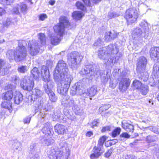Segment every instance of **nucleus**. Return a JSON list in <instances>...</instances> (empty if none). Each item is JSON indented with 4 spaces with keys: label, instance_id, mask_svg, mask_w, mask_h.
<instances>
[{
    "label": "nucleus",
    "instance_id": "obj_34",
    "mask_svg": "<svg viewBox=\"0 0 159 159\" xmlns=\"http://www.w3.org/2000/svg\"><path fill=\"white\" fill-rule=\"evenodd\" d=\"M42 131L43 134L50 135L51 133V129L48 126L47 124H45V126L42 129Z\"/></svg>",
    "mask_w": 159,
    "mask_h": 159
},
{
    "label": "nucleus",
    "instance_id": "obj_10",
    "mask_svg": "<svg viewBox=\"0 0 159 159\" xmlns=\"http://www.w3.org/2000/svg\"><path fill=\"white\" fill-rule=\"evenodd\" d=\"M53 83H52L48 82L46 83L44 85V88L46 93L48 95L50 101L52 102H55L57 98L55 96V94L52 90V88L53 87Z\"/></svg>",
    "mask_w": 159,
    "mask_h": 159
},
{
    "label": "nucleus",
    "instance_id": "obj_25",
    "mask_svg": "<svg viewBox=\"0 0 159 159\" xmlns=\"http://www.w3.org/2000/svg\"><path fill=\"white\" fill-rule=\"evenodd\" d=\"M97 92V88L95 86H93L88 89L87 94L90 97L94 96Z\"/></svg>",
    "mask_w": 159,
    "mask_h": 159
},
{
    "label": "nucleus",
    "instance_id": "obj_54",
    "mask_svg": "<svg viewBox=\"0 0 159 159\" xmlns=\"http://www.w3.org/2000/svg\"><path fill=\"white\" fill-rule=\"evenodd\" d=\"M85 4L87 6H90L91 3L89 0H82Z\"/></svg>",
    "mask_w": 159,
    "mask_h": 159
},
{
    "label": "nucleus",
    "instance_id": "obj_62",
    "mask_svg": "<svg viewBox=\"0 0 159 159\" xmlns=\"http://www.w3.org/2000/svg\"><path fill=\"white\" fill-rule=\"evenodd\" d=\"M55 3V1L54 0H50L49 2V3L51 5H53Z\"/></svg>",
    "mask_w": 159,
    "mask_h": 159
},
{
    "label": "nucleus",
    "instance_id": "obj_6",
    "mask_svg": "<svg viewBox=\"0 0 159 159\" xmlns=\"http://www.w3.org/2000/svg\"><path fill=\"white\" fill-rule=\"evenodd\" d=\"M147 63V59L144 57H141L138 59L136 70L139 78L142 79L144 75Z\"/></svg>",
    "mask_w": 159,
    "mask_h": 159
},
{
    "label": "nucleus",
    "instance_id": "obj_42",
    "mask_svg": "<svg viewBox=\"0 0 159 159\" xmlns=\"http://www.w3.org/2000/svg\"><path fill=\"white\" fill-rule=\"evenodd\" d=\"M67 106L69 107H75L76 106L75 103V101L72 99H70L67 101Z\"/></svg>",
    "mask_w": 159,
    "mask_h": 159
},
{
    "label": "nucleus",
    "instance_id": "obj_51",
    "mask_svg": "<svg viewBox=\"0 0 159 159\" xmlns=\"http://www.w3.org/2000/svg\"><path fill=\"white\" fill-rule=\"evenodd\" d=\"M110 127L109 126H105L102 128V129L101 131L102 132H105L106 131H110Z\"/></svg>",
    "mask_w": 159,
    "mask_h": 159
},
{
    "label": "nucleus",
    "instance_id": "obj_8",
    "mask_svg": "<svg viewBox=\"0 0 159 159\" xmlns=\"http://www.w3.org/2000/svg\"><path fill=\"white\" fill-rule=\"evenodd\" d=\"M21 87L24 90L31 91L34 86V81L28 76H25L20 83Z\"/></svg>",
    "mask_w": 159,
    "mask_h": 159
},
{
    "label": "nucleus",
    "instance_id": "obj_26",
    "mask_svg": "<svg viewBox=\"0 0 159 159\" xmlns=\"http://www.w3.org/2000/svg\"><path fill=\"white\" fill-rule=\"evenodd\" d=\"M1 106L2 107L8 109L10 112L11 111L12 106L11 101H4L2 103Z\"/></svg>",
    "mask_w": 159,
    "mask_h": 159
},
{
    "label": "nucleus",
    "instance_id": "obj_50",
    "mask_svg": "<svg viewBox=\"0 0 159 159\" xmlns=\"http://www.w3.org/2000/svg\"><path fill=\"white\" fill-rule=\"evenodd\" d=\"M19 8L18 7V5L16 7H15L13 9V12L16 14H18L19 13Z\"/></svg>",
    "mask_w": 159,
    "mask_h": 159
},
{
    "label": "nucleus",
    "instance_id": "obj_1",
    "mask_svg": "<svg viewBox=\"0 0 159 159\" xmlns=\"http://www.w3.org/2000/svg\"><path fill=\"white\" fill-rule=\"evenodd\" d=\"M68 69L67 64L62 60H60L54 71L53 77L57 81H60L57 87V91L60 94H64L68 91L72 78L68 74Z\"/></svg>",
    "mask_w": 159,
    "mask_h": 159
},
{
    "label": "nucleus",
    "instance_id": "obj_22",
    "mask_svg": "<svg viewBox=\"0 0 159 159\" xmlns=\"http://www.w3.org/2000/svg\"><path fill=\"white\" fill-rule=\"evenodd\" d=\"M12 91H9L3 93L2 96V98L5 100L11 101L14 95Z\"/></svg>",
    "mask_w": 159,
    "mask_h": 159
},
{
    "label": "nucleus",
    "instance_id": "obj_28",
    "mask_svg": "<svg viewBox=\"0 0 159 159\" xmlns=\"http://www.w3.org/2000/svg\"><path fill=\"white\" fill-rule=\"evenodd\" d=\"M152 74L155 77H159V63L154 65Z\"/></svg>",
    "mask_w": 159,
    "mask_h": 159
},
{
    "label": "nucleus",
    "instance_id": "obj_16",
    "mask_svg": "<svg viewBox=\"0 0 159 159\" xmlns=\"http://www.w3.org/2000/svg\"><path fill=\"white\" fill-rule=\"evenodd\" d=\"M119 35V33L114 30L106 32L105 34V38L106 40L110 41L116 38Z\"/></svg>",
    "mask_w": 159,
    "mask_h": 159
},
{
    "label": "nucleus",
    "instance_id": "obj_11",
    "mask_svg": "<svg viewBox=\"0 0 159 159\" xmlns=\"http://www.w3.org/2000/svg\"><path fill=\"white\" fill-rule=\"evenodd\" d=\"M29 49H28L29 52L32 56L36 55L39 52L40 48L39 45L36 41L32 40L30 41L29 43Z\"/></svg>",
    "mask_w": 159,
    "mask_h": 159
},
{
    "label": "nucleus",
    "instance_id": "obj_30",
    "mask_svg": "<svg viewBox=\"0 0 159 159\" xmlns=\"http://www.w3.org/2000/svg\"><path fill=\"white\" fill-rule=\"evenodd\" d=\"M139 25L146 32L148 31L149 29L148 24V23L145 20H142L139 24Z\"/></svg>",
    "mask_w": 159,
    "mask_h": 159
},
{
    "label": "nucleus",
    "instance_id": "obj_52",
    "mask_svg": "<svg viewBox=\"0 0 159 159\" xmlns=\"http://www.w3.org/2000/svg\"><path fill=\"white\" fill-rule=\"evenodd\" d=\"M120 137H124L126 138H129L130 136L127 133H123L120 135Z\"/></svg>",
    "mask_w": 159,
    "mask_h": 159
},
{
    "label": "nucleus",
    "instance_id": "obj_7",
    "mask_svg": "<svg viewBox=\"0 0 159 159\" xmlns=\"http://www.w3.org/2000/svg\"><path fill=\"white\" fill-rule=\"evenodd\" d=\"M125 18L129 24L134 23L138 18L137 11L134 8H130L126 10Z\"/></svg>",
    "mask_w": 159,
    "mask_h": 159
},
{
    "label": "nucleus",
    "instance_id": "obj_15",
    "mask_svg": "<svg viewBox=\"0 0 159 159\" xmlns=\"http://www.w3.org/2000/svg\"><path fill=\"white\" fill-rule=\"evenodd\" d=\"M41 75L42 77L43 78L44 81L47 82H50L51 84L52 83L51 82L49 81V73L48 70V67L44 66H43L41 69Z\"/></svg>",
    "mask_w": 159,
    "mask_h": 159
},
{
    "label": "nucleus",
    "instance_id": "obj_41",
    "mask_svg": "<svg viewBox=\"0 0 159 159\" xmlns=\"http://www.w3.org/2000/svg\"><path fill=\"white\" fill-rule=\"evenodd\" d=\"M119 14L116 13L115 12H109L108 13V17L109 19H111L113 18L118 17L119 16Z\"/></svg>",
    "mask_w": 159,
    "mask_h": 159
},
{
    "label": "nucleus",
    "instance_id": "obj_55",
    "mask_svg": "<svg viewBox=\"0 0 159 159\" xmlns=\"http://www.w3.org/2000/svg\"><path fill=\"white\" fill-rule=\"evenodd\" d=\"M116 84H114L113 83L112 81H111L110 83V87L111 88L114 89L116 86Z\"/></svg>",
    "mask_w": 159,
    "mask_h": 159
},
{
    "label": "nucleus",
    "instance_id": "obj_59",
    "mask_svg": "<svg viewBox=\"0 0 159 159\" xmlns=\"http://www.w3.org/2000/svg\"><path fill=\"white\" fill-rule=\"evenodd\" d=\"M39 98L40 99V101L39 102V107L42 106L43 104H44L45 102V101L43 99H41V98Z\"/></svg>",
    "mask_w": 159,
    "mask_h": 159
},
{
    "label": "nucleus",
    "instance_id": "obj_43",
    "mask_svg": "<svg viewBox=\"0 0 159 159\" xmlns=\"http://www.w3.org/2000/svg\"><path fill=\"white\" fill-rule=\"evenodd\" d=\"M106 140V137L105 136H102V137L100 138L99 139L98 145L103 147V144Z\"/></svg>",
    "mask_w": 159,
    "mask_h": 159
},
{
    "label": "nucleus",
    "instance_id": "obj_32",
    "mask_svg": "<svg viewBox=\"0 0 159 159\" xmlns=\"http://www.w3.org/2000/svg\"><path fill=\"white\" fill-rule=\"evenodd\" d=\"M39 39L40 41L41 44L42 45H45L46 43V38L44 34L40 33L38 35Z\"/></svg>",
    "mask_w": 159,
    "mask_h": 159
},
{
    "label": "nucleus",
    "instance_id": "obj_61",
    "mask_svg": "<svg viewBox=\"0 0 159 159\" xmlns=\"http://www.w3.org/2000/svg\"><path fill=\"white\" fill-rule=\"evenodd\" d=\"M5 12V11L2 8H0V16H2Z\"/></svg>",
    "mask_w": 159,
    "mask_h": 159
},
{
    "label": "nucleus",
    "instance_id": "obj_21",
    "mask_svg": "<svg viewBox=\"0 0 159 159\" xmlns=\"http://www.w3.org/2000/svg\"><path fill=\"white\" fill-rule=\"evenodd\" d=\"M122 125L123 128L129 132L133 133L134 130V126L132 124L126 122H122Z\"/></svg>",
    "mask_w": 159,
    "mask_h": 159
},
{
    "label": "nucleus",
    "instance_id": "obj_64",
    "mask_svg": "<svg viewBox=\"0 0 159 159\" xmlns=\"http://www.w3.org/2000/svg\"><path fill=\"white\" fill-rule=\"evenodd\" d=\"M112 143H114V144L118 142V140L116 139H114L112 140Z\"/></svg>",
    "mask_w": 159,
    "mask_h": 159
},
{
    "label": "nucleus",
    "instance_id": "obj_9",
    "mask_svg": "<svg viewBox=\"0 0 159 159\" xmlns=\"http://www.w3.org/2000/svg\"><path fill=\"white\" fill-rule=\"evenodd\" d=\"M48 156L50 159H61L63 152L56 146L52 147L49 152Z\"/></svg>",
    "mask_w": 159,
    "mask_h": 159
},
{
    "label": "nucleus",
    "instance_id": "obj_13",
    "mask_svg": "<svg viewBox=\"0 0 159 159\" xmlns=\"http://www.w3.org/2000/svg\"><path fill=\"white\" fill-rule=\"evenodd\" d=\"M102 148L103 147L98 145L94 147L93 149V153L90 155V158L93 159L99 157L104 152L102 149Z\"/></svg>",
    "mask_w": 159,
    "mask_h": 159
},
{
    "label": "nucleus",
    "instance_id": "obj_45",
    "mask_svg": "<svg viewBox=\"0 0 159 159\" xmlns=\"http://www.w3.org/2000/svg\"><path fill=\"white\" fill-rule=\"evenodd\" d=\"M48 18V16L45 14H41L39 15V20L41 21H44Z\"/></svg>",
    "mask_w": 159,
    "mask_h": 159
},
{
    "label": "nucleus",
    "instance_id": "obj_19",
    "mask_svg": "<svg viewBox=\"0 0 159 159\" xmlns=\"http://www.w3.org/2000/svg\"><path fill=\"white\" fill-rule=\"evenodd\" d=\"M14 96L15 103L19 104L23 100V95L20 92L16 91Z\"/></svg>",
    "mask_w": 159,
    "mask_h": 159
},
{
    "label": "nucleus",
    "instance_id": "obj_18",
    "mask_svg": "<svg viewBox=\"0 0 159 159\" xmlns=\"http://www.w3.org/2000/svg\"><path fill=\"white\" fill-rule=\"evenodd\" d=\"M43 92L39 89L35 88L32 91L31 99L34 101L36 99L41 98L43 95Z\"/></svg>",
    "mask_w": 159,
    "mask_h": 159
},
{
    "label": "nucleus",
    "instance_id": "obj_4",
    "mask_svg": "<svg viewBox=\"0 0 159 159\" xmlns=\"http://www.w3.org/2000/svg\"><path fill=\"white\" fill-rule=\"evenodd\" d=\"M27 55L26 49L22 43L19 42L18 46L15 51L10 50L8 51L7 56L10 59H14L17 62L23 60Z\"/></svg>",
    "mask_w": 159,
    "mask_h": 159
},
{
    "label": "nucleus",
    "instance_id": "obj_12",
    "mask_svg": "<svg viewBox=\"0 0 159 159\" xmlns=\"http://www.w3.org/2000/svg\"><path fill=\"white\" fill-rule=\"evenodd\" d=\"M84 70L85 74H89L90 76H94L97 75L99 68L97 66L90 64L86 66Z\"/></svg>",
    "mask_w": 159,
    "mask_h": 159
},
{
    "label": "nucleus",
    "instance_id": "obj_37",
    "mask_svg": "<svg viewBox=\"0 0 159 159\" xmlns=\"http://www.w3.org/2000/svg\"><path fill=\"white\" fill-rule=\"evenodd\" d=\"M149 130L157 134H159V126H150L148 127Z\"/></svg>",
    "mask_w": 159,
    "mask_h": 159
},
{
    "label": "nucleus",
    "instance_id": "obj_53",
    "mask_svg": "<svg viewBox=\"0 0 159 159\" xmlns=\"http://www.w3.org/2000/svg\"><path fill=\"white\" fill-rule=\"evenodd\" d=\"M112 153V150H109L105 154V157H109L110 155Z\"/></svg>",
    "mask_w": 159,
    "mask_h": 159
},
{
    "label": "nucleus",
    "instance_id": "obj_5",
    "mask_svg": "<svg viewBox=\"0 0 159 159\" xmlns=\"http://www.w3.org/2000/svg\"><path fill=\"white\" fill-rule=\"evenodd\" d=\"M83 57L80 53L74 52L70 53L68 56V61L70 67L76 69L82 61Z\"/></svg>",
    "mask_w": 159,
    "mask_h": 159
},
{
    "label": "nucleus",
    "instance_id": "obj_57",
    "mask_svg": "<svg viewBox=\"0 0 159 159\" xmlns=\"http://www.w3.org/2000/svg\"><path fill=\"white\" fill-rule=\"evenodd\" d=\"M135 156L133 155H127L125 159H134Z\"/></svg>",
    "mask_w": 159,
    "mask_h": 159
},
{
    "label": "nucleus",
    "instance_id": "obj_49",
    "mask_svg": "<svg viewBox=\"0 0 159 159\" xmlns=\"http://www.w3.org/2000/svg\"><path fill=\"white\" fill-rule=\"evenodd\" d=\"M11 21L10 19H7L6 21L3 22V25L4 27H7L10 25Z\"/></svg>",
    "mask_w": 159,
    "mask_h": 159
},
{
    "label": "nucleus",
    "instance_id": "obj_39",
    "mask_svg": "<svg viewBox=\"0 0 159 159\" xmlns=\"http://www.w3.org/2000/svg\"><path fill=\"white\" fill-rule=\"evenodd\" d=\"M54 142V140L51 138L45 139L44 141L45 144L47 146L50 145L51 144L53 143Z\"/></svg>",
    "mask_w": 159,
    "mask_h": 159
},
{
    "label": "nucleus",
    "instance_id": "obj_23",
    "mask_svg": "<svg viewBox=\"0 0 159 159\" xmlns=\"http://www.w3.org/2000/svg\"><path fill=\"white\" fill-rule=\"evenodd\" d=\"M72 17L76 20H80L84 16V14L80 11H75L72 13Z\"/></svg>",
    "mask_w": 159,
    "mask_h": 159
},
{
    "label": "nucleus",
    "instance_id": "obj_63",
    "mask_svg": "<svg viewBox=\"0 0 159 159\" xmlns=\"http://www.w3.org/2000/svg\"><path fill=\"white\" fill-rule=\"evenodd\" d=\"M93 3H97L101 1V0H92Z\"/></svg>",
    "mask_w": 159,
    "mask_h": 159
},
{
    "label": "nucleus",
    "instance_id": "obj_44",
    "mask_svg": "<svg viewBox=\"0 0 159 159\" xmlns=\"http://www.w3.org/2000/svg\"><path fill=\"white\" fill-rule=\"evenodd\" d=\"M27 67L26 66H22L18 67V70L20 73H24L27 71Z\"/></svg>",
    "mask_w": 159,
    "mask_h": 159
},
{
    "label": "nucleus",
    "instance_id": "obj_3",
    "mask_svg": "<svg viewBox=\"0 0 159 159\" xmlns=\"http://www.w3.org/2000/svg\"><path fill=\"white\" fill-rule=\"evenodd\" d=\"M68 18L65 16H61L59 18V23L54 27L56 35L52 36L51 41L52 44L56 45L59 43L61 37L64 34L65 28L70 25Z\"/></svg>",
    "mask_w": 159,
    "mask_h": 159
},
{
    "label": "nucleus",
    "instance_id": "obj_17",
    "mask_svg": "<svg viewBox=\"0 0 159 159\" xmlns=\"http://www.w3.org/2000/svg\"><path fill=\"white\" fill-rule=\"evenodd\" d=\"M55 130L59 134H62L67 131V128L64 125L60 124L56 125L54 127Z\"/></svg>",
    "mask_w": 159,
    "mask_h": 159
},
{
    "label": "nucleus",
    "instance_id": "obj_38",
    "mask_svg": "<svg viewBox=\"0 0 159 159\" xmlns=\"http://www.w3.org/2000/svg\"><path fill=\"white\" fill-rule=\"evenodd\" d=\"M120 131L121 129L119 127L117 128L112 132V136L113 137H116L120 134Z\"/></svg>",
    "mask_w": 159,
    "mask_h": 159
},
{
    "label": "nucleus",
    "instance_id": "obj_40",
    "mask_svg": "<svg viewBox=\"0 0 159 159\" xmlns=\"http://www.w3.org/2000/svg\"><path fill=\"white\" fill-rule=\"evenodd\" d=\"M156 139L155 136H148L146 138V141L148 143H150L154 142Z\"/></svg>",
    "mask_w": 159,
    "mask_h": 159
},
{
    "label": "nucleus",
    "instance_id": "obj_29",
    "mask_svg": "<svg viewBox=\"0 0 159 159\" xmlns=\"http://www.w3.org/2000/svg\"><path fill=\"white\" fill-rule=\"evenodd\" d=\"M31 73L33 77L36 79L39 75L40 72L37 68L34 67L31 71Z\"/></svg>",
    "mask_w": 159,
    "mask_h": 159
},
{
    "label": "nucleus",
    "instance_id": "obj_27",
    "mask_svg": "<svg viewBox=\"0 0 159 159\" xmlns=\"http://www.w3.org/2000/svg\"><path fill=\"white\" fill-rule=\"evenodd\" d=\"M18 7L19 11L22 13L25 12L27 10V5L23 2H20L18 4Z\"/></svg>",
    "mask_w": 159,
    "mask_h": 159
},
{
    "label": "nucleus",
    "instance_id": "obj_60",
    "mask_svg": "<svg viewBox=\"0 0 159 159\" xmlns=\"http://www.w3.org/2000/svg\"><path fill=\"white\" fill-rule=\"evenodd\" d=\"M3 61L2 59H0V70L3 67Z\"/></svg>",
    "mask_w": 159,
    "mask_h": 159
},
{
    "label": "nucleus",
    "instance_id": "obj_31",
    "mask_svg": "<svg viewBox=\"0 0 159 159\" xmlns=\"http://www.w3.org/2000/svg\"><path fill=\"white\" fill-rule=\"evenodd\" d=\"M74 87H75V90H72L71 89L70 92V94L72 95H74L76 93L80 95L83 92L82 90L81 89H80L79 87H77V86H75Z\"/></svg>",
    "mask_w": 159,
    "mask_h": 159
},
{
    "label": "nucleus",
    "instance_id": "obj_33",
    "mask_svg": "<svg viewBox=\"0 0 159 159\" xmlns=\"http://www.w3.org/2000/svg\"><path fill=\"white\" fill-rule=\"evenodd\" d=\"M132 84L135 88L138 89H139L143 86L140 81L136 80L134 81Z\"/></svg>",
    "mask_w": 159,
    "mask_h": 159
},
{
    "label": "nucleus",
    "instance_id": "obj_46",
    "mask_svg": "<svg viewBox=\"0 0 159 159\" xmlns=\"http://www.w3.org/2000/svg\"><path fill=\"white\" fill-rule=\"evenodd\" d=\"M153 150L156 152L157 158H159V145H156Z\"/></svg>",
    "mask_w": 159,
    "mask_h": 159
},
{
    "label": "nucleus",
    "instance_id": "obj_56",
    "mask_svg": "<svg viewBox=\"0 0 159 159\" xmlns=\"http://www.w3.org/2000/svg\"><path fill=\"white\" fill-rule=\"evenodd\" d=\"M93 135V133L91 131H90L88 132L86 134V136L87 137H91V136Z\"/></svg>",
    "mask_w": 159,
    "mask_h": 159
},
{
    "label": "nucleus",
    "instance_id": "obj_20",
    "mask_svg": "<svg viewBox=\"0 0 159 159\" xmlns=\"http://www.w3.org/2000/svg\"><path fill=\"white\" fill-rule=\"evenodd\" d=\"M150 53V57L152 58H159V47L151 49Z\"/></svg>",
    "mask_w": 159,
    "mask_h": 159
},
{
    "label": "nucleus",
    "instance_id": "obj_2",
    "mask_svg": "<svg viewBox=\"0 0 159 159\" xmlns=\"http://www.w3.org/2000/svg\"><path fill=\"white\" fill-rule=\"evenodd\" d=\"M118 51L116 45L111 44L99 48L98 52V57L103 60L105 64L109 65L113 62L114 58H116V55Z\"/></svg>",
    "mask_w": 159,
    "mask_h": 159
},
{
    "label": "nucleus",
    "instance_id": "obj_48",
    "mask_svg": "<svg viewBox=\"0 0 159 159\" xmlns=\"http://www.w3.org/2000/svg\"><path fill=\"white\" fill-rule=\"evenodd\" d=\"M102 43L103 42L100 39H99L94 43V45L95 46H100L102 44Z\"/></svg>",
    "mask_w": 159,
    "mask_h": 159
},
{
    "label": "nucleus",
    "instance_id": "obj_58",
    "mask_svg": "<svg viewBox=\"0 0 159 159\" xmlns=\"http://www.w3.org/2000/svg\"><path fill=\"white\" fill-rule=\"evenodd\" d=\"M98 124V122L97 121L94 120L92 122V127L93 128L94 126H97Z\"/></svg>",
    "mask_w": 159,
    "mask_h": 159
},
{
    "label": "nucleus",
    "instance_id": "obj_24",
    "mask_svg": "<svg viewBox=\"0 0 159 159\" xmlns=\"http://www.w3.org/2000/svg\"><path fill=\"white\" fill-rule=\"evenodd\" d=\"M142 31L141 29L137 28L134 29L132 33V37L134 39H137L141 36Z\"/></svg>",
    "mask_w": 159,
    "mask_h": 159
},
{
    "label": "nucleus",
    "instance_id": "obj_47",
    "mask_svg": "<svg viewBox=\"0 0 159 159\" xmlns=\"http://www.w3.org/2000/svg\"><path fill=\"white\" fill-rule=\"evenodd\" d=\"M12 80L14 81V83L16 84L17 83H18L20 78L18 77L14 76L12 77Z\"/></svg>",
    "mask_w": 159,
    "mask_h": 159
},
{
    "label": "nucleus",
    "instance_id": "obj_36",
    "mask_svg": "<svg viewBox=\"0 0 159 159\" xmlns=\"http://www.w3.org/2000/svg\"><path fill=\"white\" fill-rule=\"evenodd\" d=\"M139 89L143 95H146L148 92V87L146 85H143Z\"/></svg>",
    "mask_w": 159,
    "mask_h": 159
},
{
    "label": "nucleus",
    "instance_id": "obj_14",
    "mask_svg": "<svg viewBox=\"0 0 159 159\" xmlns=\"http://www.w3.org/2000/svg\"><path fill=\"white\" fill-rule=\"evenodd\" d=\"M130 82V80L128 78H124L120 82L119 89L120 90L123 92L125 91L129 87Z\"/></svg>",
    "mask_w": 159,
    "mask_h": 159
},
{
    "label": "nucleus",
    "instance_id": "obj_35",
    "mask_svg": "<svg viewBox=\"0 0 159 159\" xmlns=\"http://www.w3.org/2000/svg\"><path fill=\"white\" fill-rule=\"evenodd\" d=\"M76 5L78 9L83 11H85L86 10V7L81 2H77L76 3Z\"/></svg>",
    "mask_w": 159,
    "mask_h": 159
}]
</instances>
